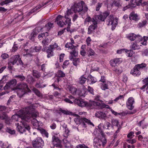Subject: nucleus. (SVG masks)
I'll return each instance as SVG.
<instances>
[{
    "mask_svg": "<svg viewBox=\"0 0 148 148\" xmlns=\"http://www.w3.org/2000/svg\"><path fill=\"white\" fill-rule=\"evenodd\" d=\"M79 62V58H75L73 60V64L77 66Z\"/></svg>",
    "mask_w": 148,
    "mask_h": 148,
    "instance_id": "obj_54",
    "label": "nucleus"
},
{
    "mask_svg": "<svg viewBox=\"0 0 148 148\" xmlns=\"http://www.w3.org/2000/svg\"><path fill=\"white\" fill-rule=\"evenodd\" d=\"M129 18L131 20L137 21L139 18H138V16L136 14H135L134 12H131L129 15Z\"/></svg>",
    "mask_w": 148,
    "mask_h": 148,
    "instance_id": "obj_25",
    "label": "nucleus"
},
{
    "mask_svg": "<svg viewBox=\"0 0 148 148\" xmlns=\"http://www.w3.org/2000/svg\"><path fill=\"white\" fill-rule=\"evenodd\" d=\"M74 116L77 117L74 119L75 123L77 125L80 124L82 126L85 128L86 127L85 123L94 126V125L90 121L84 117H82L76 114H74Z\"/></svg>",
    "mask_w": 148,
    "mask_h": 148,
    "instance_id": "obj_5",
    "label": "nucleus"
},
{
    "mask_svg": "<svg viewBox=\"0 0 148 148\" xmlns=\"http://www.w3.org/2000/svg\"><path fill=\"white\" fill-rule=\"evenodd\" d=\"M136 34L134 33H131L127 35L126 38L131 41L135 40L136 38Z\"/></svg>",
    "mask_w": 148,
    "mask_h": 148,
    "instance_id": "obj_26",
    "label": "nucleus"
},
{
    "mask_svg": "<svg viewBox=\"0 0 148 148\" xmlns=\"http://www.w3.org/2000/svg\"><path fill=\"white\" fill-rule=\"evenodd\" d=\"M147 22L146 20H144L139 22L137 25V27L139 28H141L146 25Z\"/></svg>",
    "mask_w": 148,
    "mask_h": 148,
    "instance_id": "obj_31",
    "label": "nucleus"
},
{
    "mask_svg": "<svg viewBox=\"0 0 148 148\" xmlns=\"http://www.w3.org/2000/svg\"><path fill=\"white\" fill-rule=\"evenodd\" d=\"M88 77L89 79H87L88 82H90V83H89L90 84H93L97 82L96 79L91 75H89Z\"/></svg>",
    "mask_w": 148,
    "mask_h": 148,
    "instance_id": "obj_29",
    "label": "nucleus"
},
{
    "mask_svg": "<svg viewBox=\"0 0 148 148\" xmlns=\"http://www.w3.org/2000/svg\"><path fill=\"white\" fill-rule=\"evenodd\" d=\"M106 23L108 26L112 25L111 29L113 30L117 25V21L116 19H114L112 14H111L108 17L106 20Z\"/></svg>",
    "mask_w": 148,
    "mask_h": 148,
    "instance_id": "obj_10",
    "label": "nucleus"
},
{
    "mask_svg": "<svg viewBox=\"0 0 148 148\" xmlns=\"http://www.w3.org/2000/svg\"><path fill=\"white\" fill-rule=\"evenodd\" d=\"M142 0H131L129 6L130 8L132 9L136 7V6H140L142 3Z\"/></svg>",
    "mask_w": 148,
    "mask_h": 148,
    "instance_id": "obj_16",
    "label": "nucleus"
},
{
    "mask_svg": "<svg viewBox=\"0 0 148 148\" xmlns=\"http://www.w3.org/2000/svg\"><path fill=\"white\" fill-rule=\"evenodd\" d=\"M110 14V12L106 11L103 13H101L99 15L96 16L95 18H93L92 20L93 26L97 28V22L100 21H104Z\"/></svg>",
    "mask_w": 148,
    "mask_h": 148,
    "instance_id": "obj_4",
    "label": "nucleus"
},
{
    "mask_svg": "<svg viewBox=\"0 0 148 148\" xmlns=\"http://www.w3.org/2000/svg\"><path fill=\"white\" fill-rule=\"evenodd\" d=\"M124 51L127 53V56L129 57H132L134 52L132 50H128L126 49H124Z\"/></svg>",
    "mask_w": 148,
    "mask_h": 148,
    "instance_id": "obj_35",
    "label": "nucleus"
},
{
    "mask_svg": "<svg viewBox=\"0 0 148 148\" xmlns=\"http://www.w3.org/2000/svg\"><path fill=\"white\" fill-rule=\"evenodd\" d=\"M26 81L28 83L32 84L34 81V79L32 76L29 75L27 76Z\"/></svg>",
    "mask_w": 148,
    "mask_h": 148,
    "instance_id": "obj_43",
    "label": "nucleus"
},
{
    "mask_svg": "<svg viewBox=\"0 0 148 148\" xmlns=\"http://www.w3.org/2000/svg\"><path fill=\"white\" fill-rule=\"evenodd\" d=\"M32 75L34 77L37 78H39L40 76V73L38 71L36 70H33Z\"/></svg>",
    "mask_w": 148,
    "mask_h": 148,
    "instance_id": "obj_37",
    "label": "nucleus"
},
{
    "mask_svg": "<svg viewBox=\"0 0 148 148\" xmlns=\"http://www.w3.org/2000/svg\"><path fill=\"white\" fill-rule=\"evenodd\" d=\"M84 4V1H81L80 3H75L73 8H72L75 13L80 12L82 11L83 10V4Z\"/></svg>",
    "mask_w": 148,
    "mask_h": 148,
    "instance_id": "obj_12",
    "label": "nucleus"
},
{
    "mask_svg": "<svg viewBox=\"0 0 148 148\" xmlns=\"http://www.w3.org/2000/svg\"><path fill=\"white\" fill-rule=\"evenodd\" d=\"M66 90L70 93L73 95H75L77 91V88L71 85H66Z\"/></svg>",
    "mask_w": 148,
    "mask_h": 148,
    "instance_id": "obj_18",
    "label": "nucleus"
},
{
    "mask_svg": "<svg viewBox=\"0 0 148 148\" xmlns=\"http://www.w3.org/2000/svg\"><path fill=\"white\" fill-rule=\"evenodd\" d=\"M56 80H57V81H56L54 83L52 84V86L54 88V89H58L60 90V88H58V84L60 81V80L59 79V78H57Z\"/></svg>",
    "mask_w": 148,
    "mask_h": 148,
    "instance_id": "obj_40",
    "label": "nucleus"
},
{
    "mask_svg": "<svg viewBox=\"0 0 148 148\" xmlns=\"http://www.w3.org/2000/svg\"><path fill=\"white\" fill-rule=\"evenodd\" d=\"M134 132L132 131L130 132L127 135V137L130 139L132 138L134 136Z\"/></svg>",
    "mask_w": 148,
    "mask_h": 148,
    "instance_id": "obj_58",
    "label": "nucleus"
},
{
    "mask_svg": "<svg viewBox=\"0 0 148 148\" xmlns=\"http://www.w3.org/2000/svg\"><path fill=\"white\" fill-rule=\"evenodd\" d=\"M130 47L132 49L135 50L138 49L139 46L136 43L134 42L131 45Z\"/></svg>",
    "mask_w": 148,
    "mask_h": 148,
    "instance_id": "obj_51",
    "label": "nucleus"
},
{
    "mask_svg": "<svg viewBox=\"0 0 148 148\" xmlns=\"http://www.w3.org/2000/svg\"><path fill=\"white\" fill-rule=\"evenodd\" d=\"M60 50L61 49L58 45L56 43H55L53 45H51L47 50V57L49 58L53 56V51L54 50Z\"/></svg>",
    "mask_w": 148,
    "mask_h": 148,
    "instance_id": "obj_11",
    "label": "nucleus"
},
{
    "mask_svg": "<svg viewBox=\"0 0 148 148\" xmlns=\"http://www.w3.org/2000/svg\"><path fill=\"white\" fill-rule=\"evenodd\" d=\"M110 83L109 81L100 84V88L103 90H105L108 89V84Z\"/></svg>",
    "mask_w": 148,
    "mask_h": 148,
    "instance_id": "obj_28",
    "label": "nucleus"
},
{
    "mask_svg": "<svg viewBox=\"0 0 148 148\" xmlns=\"http://www.w3.org/2000/svg\"><path fill=\"white\" fill-rule=\"evenodd\" d=\"M20 57L19 54L12 56L9 59V63H11L12 65L16 64L17 65H19L25 68L26 64L23 63Z\"/></svg>",
    "mask_w": 148,
    "mask_h": 148,
    "instance_id": "obj_6",
    "label": "nucleus"
},
{
    "mask_svg": "<svg viewBox=\"0 0 148 148\" xmlns=\"http://www.w3.org/2000/svg\"><path fill=\"white\" fill-rule=\"evenodd\" d=\"M147 64L144 62L136 64L131 70L130 74L134 76H139L141 74V71L148 69Z\"/></svg>",
    "mask_w": 148,
    "mask_h": 148,
    "instance_id": "obj_2",
    "label": "nucleus"
},
{
    "mask_svg": "<svg viewBox=\"0 0 148 148\" xmlns=\"http://www.w3.org/2000/svg\"><path fill=\"white\" fill-rule=\"evenodd\" d=\"M95 115L99 118L102 119H104L106 116V114L104 112H99L96 113Z\"/></svg>",
    "mask_w": 148,
    "mask_h": 148,
    "instance_id": "obj_33",
    "label": "nucleus"
},
{
    "mask_svg": "<svg viewBox=\"0 0 148 148\" xmlns=\"http://www.w3.org/2000/svg\"><path fill=\"white\" fill-rule=\"evenodd\" d=\"M91 108H96L97 107L99 109H103L104 108V103H100L98 102L93 101L91 102Z\"/></svg>",
    "mask_w": 148,
    "mask_h": 148,
    "instance_id": "obj_20",
    "label": "nucleus"
},
{
    "mask_svg": "<svg viewBox=\"0 0 148 148\" xmlns=\"http://www.w3.org/2000/svg\"><path fill=\"white\" fill-rule=\"evenodd\" d=\"M0 119L1 120H5V123H8V115L5 112H3L0 113Z\"/></svg>",
    "mask_w": 148,
    "mask_h": 148,
    "instance_id": "obj_27",
    "label": "nucleus"
},
{
    "mask_svg": "<svg viewBox=\"0 0 148 148\" xmlns=\"http://www.w3.org/2000/svg\"><path fill=\"white\" fill-rule=\"evenodd\" d=\"M9 55L7 53H2L1 55V57L3 60H5L9 58Z\"/></svg>",
    "mask_w": 148,
    "mask_h": 148,
    "instance_id": "obj_56",
    "label": "nucleus"
},
{
    "mask_svg": "<svg viewBox=\"0 0 148 148\" xmlns=\"http://www.w3.org/2000/svg\"><path fill=\"white\" fill-rule=\"evenodd\" d=\"M122 59L121 58H117L112 59L110 61V65L112 67H115L121 63Z\"/></svg>",
    "mask_w": 148,
    "mask_h": 148,
    "instance_id": "obj_19",
    "label": "nucleus"
},
{
    "mask_svg": "<svg viewBox=\"0 0 148 148\" xmlns=\"http://www.w3.org/2000/svg\"><path fill=\"white\" fill-rule=\"evenodd\" d=\"M14 77L16 78L18 80L21 82L24 80L25 79V77L23 75H16Z\"/></svg>",
    "mask_w": 148,
    "mask_h": 148,
    "instance_id": "obj_39",
    "label": "nucleus"
},
{
    "mask_svg": "<svg viewBox=\"0 0 148 148\" xmlns=\"http://www.w3.org/2000/svg\"><path fill=\"white\" fill-rule=\"evenodd\" d=\"M87 53L88 56H94L95 54L94 51L91 48L89 49Z\"/></svg>",
    "mask_w": 148,
    "mask_h": 148,
    "instance_id": "obj_45",
    "label": "nucleus"
},
{
    "mask_svg": "<svg viewBox=\"0 0 148 148\" xmlns=\"http://www.w3.org/2000/svg\"><path fill=\"white\" fill-rule=\"evenodd\" d=\"M87 79L84 76V75L82 76L79 78V83L81 84H84L86 80Z\"/></svg>",
    "mask_w": 148,
    "mask_h": 148,
    "instance_id": "obj_41",
    "label": "nucleus"
},
{
    "mask_svg": "<svg viewBox=\"0 0 148 148\" xmlns=\"http://www.w3.org/2000/svg\"><path fill=\"white\" fill-rule=\"evenodd\" d=\"M41 28L40 27H36L33 30L31 34L30 37V39L32 40H34V37L36 36L37 34L41 30Z\"/></svg>",
    "mask_w": 148,
    "mask_h": 148,
    "instance_id": "obj_22",
    "label": "nucleus"
},
{
    "mask_svg": "<svg viewBox=\"0 0 148 148\" xmlns=\"http://www.w3.org/2000/svg\"><path fill=\"white\" fill-rule=\"evenodd\" d=\"M88 92H90L91 94L94 95V90L90 86H88Z\"/></svg>",
    "mask_w": 148,
    "mask_h": 148,
    "instance_id": "obj_62",
    "label": "nucleus"
},
{
    "mask_svg": "<svg viewBox=\"0 0 148 148\" xmlns=\"http://www.w3.org/2000/svg\"><path fill=\"white\" fill-rule=\"evenodd\" d=\"M21 121L20 123H22V125H21V124L20 125H19V124L18 123L17 124V128L18 131L21 133H23L25 131V129L29 130H30V127L28 123L29 122L25 121L24 119L21 118Z\"/></svg>",
    "mask_w": 148,
    "mask_h": 148,
    "instance_id": "obj_8",
    "label": "nucleus"
},
{
    "mask_svg": "<svg viewBox=\"0 0 148 148\" xmlns=\"http://www.w3.org/2000/svg\"><path fill=\"white\" fill-rule=\"evenodd\" d=\"M103 5L102 3H98L96 6V11H98L100 10V8L102 7Z\"/></svg>",
    "mask_w": 148,
    "mask_h": 148,
    "instance_id": "obj_55",
    "label": "nucleus"
},
{
    "mask_svg": "<svg viewBox=\"0 0 148 148\" xmlns=\"http://www.w3.org/2000/svg\"><path fill=\"white\" fill-rule=\"evenodd\" d=\"M75 103L77 104L78 106L81 107H91L92 105L91 102H86L84 101L82 99H76L74 101Z\"/></svg>",
    "mask_w": 148,
    "mask_h": 148,
    "instance_id": "obj_13",
    "label": "nucleus"
},
{
    "mask_svg": "<svg viewBox=\"0 0 148 148\" xmlns=\"http://www.w3.org/2000/svg\"><path fill=\"white\" fill-rule=\"evenodd\" d=\"M124 100V96L123 95H120L116 97L114 100L115 102H119L120 101H123Z\"/></svg>",
    "mask_w": 148,
    "mask_h": 148,
    "instance_id": "obj_42",
    "label": "nucleus"
},
{
    "mask_svg": "<svg viewBox=\"0 0 148 148\" xmlns=\"http://www.w3.org/2000/svg\"><path fill=\"white\" fill-rule=\"evenodd\" d=\"M18 47L17 46V44L14 43L13 47H12V52H15L18 49Z\"/></svg>",
    "mask_w": 148,
    "mask_h": 148,
    "instance_id": "obj_61",
    "label": "nucleus"
},
{
    "mask_svg": "<svg viewBox=\"0 0 148 148\" xmlns=\"http://www.w3.org/2000/svg\"><path fill=\"white\" fill-rule=\"evenodd\" d=\"M103 137L101 139L98 138H95L94 139V146L96 148H103L107 143V140L104 136V133L101 132Z\"/></svg>",
    "mask_w": 148,
    "mask_h": 148,
    "instance_id": "obj_7",
    "label": "nucleus"
},
{
    "mask_svg": "<svg viewBox=\"0 0 148 148\" xmlns=\"http://www.w3.org/2000/svg\"><path fill=\"white\" fill-rule=\"evenodd\" d=\"M17 82V80L15 79H13L12 80H10L8 82V84L11 87V86H15L16 85Z\"/></svg>",
    "mask_w": 148,
    "mask_h": 148,
    "instance_id": "obj_44",
    "label": "nucleus"
},
{
    "mask_svg": "<svg viewBox=\"0 0 148 148\" xmlns=\"http://www.w3.org/2000/svg\"><path fill=\"white\" fill-rule=\"evenodd\" d=\"M53 24L51 22H48L45 25V28L47 31H49L52 27H53Z\"/></svg>",
    "mask_w": 148,
    "mask_h": 148,
    "instance_id": "obj_36",
    "label": "nucleus"
},
{
    "mask_svg": "<svg viewBox=\"0 0 148 148\" xmlns=\"http://www.w3.org/2000/svg\"><path fill=\"white\" fill-rule=\"evenodd\" d=\"M32 91L35 93V94L39 97H42L43 95L40 92L37 88H33L32 89Z\"/></svg>",
    "mask_w": 148,
    "mask_h": 148,
    "instance_id": "obj_32",
    "label": "nucleus"
},
{
    "mask_svg": "<svg viewBox=\"0 0 148 148\" xmlns=\"http://www.w3.org/2000/svg\"><path fill=\"white\" fill-rule=\"evenodd\" d=\"M97 28L95 26H93V25H91L88 27V34H90L95 32V30Z\"/></svg>",
    "mask_w": 148,
    "mask_h": 148,
    "instance_id": "obj_30",
    "label": "nucleus"
},
{
    "mask_svg": "<svg viewBox=\"0 0 148 148\" xmlns=\"http://www.w3.org/2000/svg\"><path fill=\"white\" fill-rule=\"evenodd\" d=\"M111 123L112 126H115L118 127L119 122L117 120L113 119L111 121Z\"/></svg>",
    "mask_w": 148,
    "mask_h": 148,
    "instance_id": "obj_50",
    "label": "nucleus"
},
{
    "mask_svg": "<svg viewBox=\"0 0 148 148\" xmlns=\"http://www.w3.org/2000/svg\"><path fill=\"white\" fill-rule=\"evenodd\" d=\"M39 130H40V133L42 134L43 136H45L47 138L48 137V133L45 130L43 129H39Z\"/></svg>",
    "mask_w": 148,
    "mask_h": 148,
    "instance_id": "obj_38",
    "label": "nucleus"
},
{
    "mask_svg": "<svg viewBox=\"0 0 148 148\" xmlns=\"http://www.w3.org/2000/svg\"><path fill=\"white\" fill-rule=\"evenodd\" d=\"M127 142L131 144H133L136 142V140L135 139H130L127 140Z\"/></svg>",
    "mask_w": 148,
    "mask_h": 148,
    "instance_id": "obj_57",
    "label": "nucleus"
},
{
    "mask_svg": "<svg viewBox=\"0 0 148 148\" xmlns=\"http://www.w3.org/2000/svg\"><path fill=\"white\" fill-rule=\"evenodd\" d=\"M76 147L77 148H89L84 144L78 145Z\"/></svg>",
    "mask_w": 148,
    "mask_h": 148,
    "instance_id": "obj_64",
    "label": "nucleus"
},
{
    "mask_svg": "<svg viewBox=\"0 0 148 148\" xmlns=\"http://www.w3.org/2000/svg\"><path fill=\"white\" fill-rule=\"evenodd\" d=\"M21 114L18 115L20 118L24 119L28 122L32 121V119H34L36 118L38 113L35 112L32 106H28L23 108L20 111Z\"/></svg>",
    "mask_w": 148,
    "mask_h": 148,
    "instance_id": "obj_1",
    "label": "nucleus"
},
{
    "mask_svg": "<svg viewBox=\"0 0 148 148\" xmlns=\"http://www.w3.org/2000/svg\"><path fill=\"white\" fill-rule=\"evenodd\" d=\"M13 1V0H5L0 2V5L1 6H3L4 5L7 4L9 3H11Z\"/></svg>",
    "mask_w": 148,
    "mask_h": 148,
    "instance_id": "obj_48",
    "label": "nucleus"
},
{
    "mask_svg": "<svg viewBox=\"0 0 148 148\" xmlns=\"http://www.w3.org/2000/svg\"><path fill=\"white\" fill-rule=\"evenodd\" d=\"M65 148H73L72 145L69 141L67 140H65Z\"/></svg>",
    "mask_w": 148,
    "mask_h": 148,
    "instance_id": "obj_49",
    "label": "nucleus"
},
{
    "mask_svg": "<svg viewBox=\"0 0 148 148\" xmlns=\"http://www.w3.org/2000/svg\"><path fill=\"white\" fill-rule=\"evenodd\" d=\"M63 17V16L61 15H58L56 17L54 21L56 23L59 27H63L64 25H65V23L62 20Z\"/></svg>",
    "mask_w": 148,
    "mask_h": 148,
    "instance_id": "obj_15",
    "label": "nucleus"
},
{
    "mask_svg": "<svg viewBox=\"0 0 148 148\" xmlns=\"http://www.w3.org/2000/svg\"><path fill=\"white\" fill-rule=\"evenodd\" d=\"M32 123L33 126L35 128L38 127L39 126L38 121L36 119H33V121H32Z\"/></svg>",
    "mask_w": 148,
    "mask_h": 148,
    "instance_id": "obj_46",
    "label": "nucleus"
},
{
    "mask_svg": "<svg viewBox=\"0 0 148 148\" xmlns=\"http://www.w3.org/2000/svg\"><path fill=\"white\" fill-rule=\"evenodd\" d=\"M112 2L110 4L112 7L114 6L118 7H121L122 6L120 0H111Z\"/></svg>",
    "mask_w": 148,
    "mask_h": 148,
    "instance_id": "obj_24",
    "label": "nucleus"
},
{
    "mask_svg": "<svg viewBox=\"0 0 148 148\" xmlns=\"http://www.w3.org/2000/svg\"><path fill=\"white\" fill-rule=\"evenodd\" d=\"M113 71L118 75L120 74L123 72L121 69L119 68H114L113 69Z\"/></svg>",
    "mask_w": 148,
    "mask_h": 148,
    "instance_id": "obj_53",
    "label": "nucleus"
},
{
    "mask_svg": "<svg viewBox=\"0 0 148 148\" xmlns=\"http://www.w3.org/2000/svg\"><path fill=\"white\" fill-rule=\"evenodd\" d=\"M24 50L25 52L23 55L25 56H26L27 57H31L32 56V55L31 54L29 53V50L28 49H25Z\"/></svg>",
    "mask_w": 148,
    "mask_h": 148,
    "instance_id": "obj_52",
    "label": "nucleus"
},
{
    "mask_svg": "<svg viewBox=\"0 0 148 148\" xmlns=\"http://www.w3.org/2000/svg\"><path fill=\"white\" fill-rule=\"evenodd\" d=\"M143 84H145L140 88V89L143 90L145 88V91L146 93L148 94V77L145 78L142 80Z\"/></svg>",
    "mask_w": 148,
    "mask_h": 148,
    "instance_id": "obj_23",
    "label": "nucleus"
},
{
    "mask_svg": "<svg viewBox=\"0 0 148 148\" xmlns=\"http://www.w3.org/2000/svg\"><path fill=\"white\" fill-rule=\"evenodd\" d=\"M134 99L133 97H130L128 99L126 103V107L128 109L130 110L133 109L134 107L133 104L134 103Z\"/></svg>",
    "mask_w": 148,
    "mask_h": 148,
    "instance_id": "obj_17",
    "label": "nucleus"
},
{
    "mask_svg": "<svg viewBox=\"0 0 148 148\" xmlns=\"http://www.w3.org/2000/svg\"><path fill=\"white\" fill-rule=\"evenodd\" d=\"M46 85L43 84V82H37L35 84V86L38 88H42L45 87Z\"/></svg>",
    "mask_w": 148,
    "mask_h": 148,
    "instance_id": "obj_34",
    "label": "nucleus"
},
{
    "mask_svg": "<svg viewBox=\"0 0 148 148\" xmlns=\"http://www.w3.org/2000/svg\"><path fill=\"white\" fill-rule=\"evenodd\" d=\"M65 47L68 48L69 50H71V51L69 52L71 56V58H70V59H73V57L77 56L78 54V52L75 48H76V46L73 45L72 43L71 42L67 43L65 45Z\"/></svg>",
    "mask_w": 148,
    "mask_h": 148,
    "instance_id": "obj_9",
    "label": "nucleus"
},
{
    "mask_svg": "<svg viewBox=\"0 0 148 148\" xmlns=\"http://www.w3.org/2000/svg\"><path fill=\"white\" fill-rule=\"evenodd\" d=\"M142 55L143 56H148V50L147 49L144 50L142 51Z\"/></svg>",
    "mask_w": 148,
    "mask_h": 148,
    "instance_id": "obj_63",
    "label": "nucleus"
},
{
    "mask_svg": "<svg viewBox=\"0 0 148 148\" xmlns=\"http://www.w3.org/2000/svg\"><path fill=\"white\" fill-rule=\"evenodd\" d=\"M53 143V145L56 147H61L62 145L61 144V141L58 137L54 136L52 137Z\"/></svg>",
    "mask_w": 148,
    "mask_h": 148,
    "instance_id": "obj_21",
    "label": "nucleus"
},
{
    "mask_svg": "<svg viewBox=\"0 0 148 148\" xmlns=\"http://www.w3.org/2000/svg\"><path fill=\"white\" fill-rule=\"evenodd\" d=\"M15 89H18L17 94L20 98L23 97L25 94L30 90L27 84L23 82L18 84Z\"/></svg>",
    "mask_w": 148,
    "mask_h": 148,
    "instance_id": "obj_3",
    "label": "nucleus"
},
{
    "mask_svg": "<svg viewBox=\"0 0 148 148\" xmlns=\"http://www.w3.org/2000/svg\"><path fill=\"white\" fill-rule=\"evenodd\" d=\"M6 131L7 132L11 134H13L15 133V131L14 130H12L9 128H7Z\"/></svg>",
    "mask_w": 148,
    "mask_h": 148,
    "instance_id": "obj_59",
    "label": "nucleus"
},
{
    "mask_svg": "<svg viewBox=\"0 0 148 148\" xmlns=\"http://www.w3.org/2000/svg\"><path fill=\"white\" fill-rule=\"evenodd\" d=\"M33 146L34 148H42L44 146V142L41 138H37L36 140L33 141Z\"/></svg>",
    "mask_w": 148,
    "mask_h": 148,
    "instance_id": "obj_14",
    "label": "nucleus"
},
{
    "mask_svg": "<svg viewBox=\"0 0 148 148\" xmlns=\"http://www.w3.org/2000/svg\"><path fill=\"white\" fill-rule=\"evenodd\" d=\"M122 81L124 83L126 82L128 79V77L126 75H123L122 76Z\"/></svg>",
    "mask_w": 148,
    "mask_h": 148,
    "instance_id": "obj_60",
    "label": "nucleus"
},
{
    "mask_svg": "<svg viewBox=\"0 0 148 148\" xmlns=\"http://www.w3.org/2000/svg\"><path fill=\"white\" fill-rule=\"evenodd\" d=\"M57 75L58 76L57 78H59V79H60V77H64L65 75V74L61 70H59L57 72Z\"/></svg>",
    "mask_w": 148,
    "mask_h": 148,
    "instance_id": "obj_47",
    "label": "nucleus"
}]
</instances>
